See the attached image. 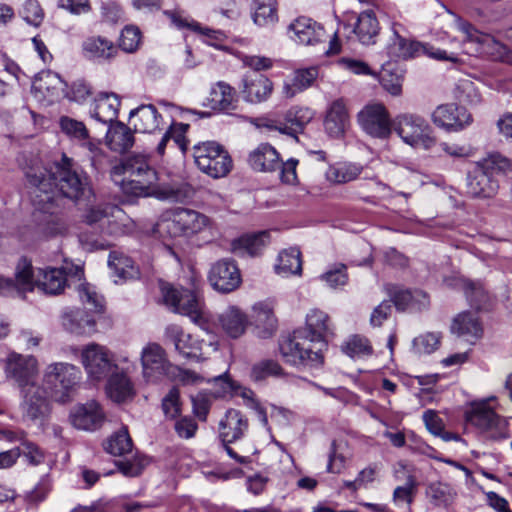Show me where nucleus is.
I'll list each match as a JSON object with an SVG mask.
<instances>
[{
    "label": "nucleus",
    "mask_w": 512,
    "mask_h": 512,
    "mask_svg": "<svg viewBox=\"0 0 512 512\" xmlns=\"http://www.w3.org/2000/svg\"><path fill=\"white\" fill-rule=\"evenodd\" d=\"M26 178L32 188V201L39 210L48 211L61 196L78 200L91 191L87 174L66 155L49 168L38 165L30 167L26 171Z\"/></svg>",
    "instance_id": "obj_1"
},
{
    "label": "nucleus",
    "mask_w": 512,
    "mask_h": 512,
    "mask_svg": "<svg viewBox=\"0 0 512 512\" xmlns=\"http://www.w3.org/2000/svg\"><path fill=\"white\" fill-rule=\"evenodd\" d=\"M68 275L81 280L83 270L80 266L35 270L30 260L21 258L16 265L14 279L0 276V294H23L37 288L45 294L57 295L64 291Z\"/></svg>",
    "instance_id": "obj_2"
},
{
    "label": "nucleus",
    "mask_w": 512,
    "mask_h": 512,
    "mask_svg": "<svg viewBox=\"0 0 512 512\" xmlns=\"http://www.w3.org/2000/svg\"><path fill=\"white\" fill-rule=\"evenodd\" d=\"M212 221L205 214L189 208H176L166 211L156 225L163 238L193 237L206 228Z\"/></svg>",
    "instance_id": "obj_3"
},
{
    "label": "nucleus",
    "mask_w": 512,
    "mask_h": 512,
    "mask_svg": "<svg viewBox=\"0 0 512 512\" xmlns=\"http://www.w3.org/2000/svg\"><path fill=\"white\" fill-rule=\"evenodd\" d=\"M453 25L462 36L464 52L469 55H485L494 61L509 63L511 52L493 36L477 30L471 23L453 15Z\"/></svg>",
    "instance_id": "obj_4"
},
{
    "label": "nucleus",
    "mask_w": 512,
    "mask_h": 512,
    "mask_svg": "<svg viewBox=\"0 0 512 512\" xmlns=\"http://www.w3.org/2000/svg\"><path fill=\"white\" fill-rule=\"evenodd\" d=\"M386 50L388 56L393 59L408 60L427 55L437 60L452 62L457 60L456 56L448 54L445 50L434 49L432 46L409 39L406 27L398 22H393L391 25V36L387 43Z\"/></svg>",
    "instance_id": "obj_5"
},
{
    "label": "nucleus",
    "mask_w": 512,
    "mask_h": 512,
    "mask_svg": "<svg viewBox=\"0 0 512 512\" xmlns=\"http://www.w3.org/2000/svg\"><path fill=\"white\" fill-rule=\"evenodd\" d=\"M83 222L101 236H118L132 228V220L118 206L103 203L89 206L83 216Z\"/></svg>",
    "instance_id": "obj_6"
},
{
    "label": "nucleus",
    "mask_w": 512,
    "mask_h": 512,
    "mask_svg": "<svg viewBox=\"0 0 512 512\" xmlns=\"http://www.w3.org/2000/svg\"><path fill=\"white\" fill-rule=\"evenodd\" d=\"M324 346H319L305 331H295L280 344V353L287 363L298 366L319 367L324 357Z\"/></svg>",
    "instance_id": "obj_7"
},
{
    "label": "nucleus",
    "mask_w": 512,
    "mask_h": 512,
    "mask_svg": "<svg viewBox=\"0 0 512 512\" xmlns=\"http://www.w3.org/2000/svg\"><path fill=\"white\" fill-rule=\"evenodd\" d=\"M392 126V130L401 140L413 148L429 150L436 144L431 126L420 115L398 114L392 120Z\"/></svg>",
    "instance_id": "obj_8"
},
{
    "label": "nucleus",
    "mask_w": 512,
    "mask_h": 512,
    "mask_svg": "<svg viewBox=\"0 0 512 512\" xmlns=\"http://www.w3.org/2000/svg\"><path fill=\"white\" fill-rule=\"evenodd\" d=\"M161 292L164 303L173 312L188 316L194 323L203 326L207 323V314L200 294L195 290L163 284Z\"/></svg>",
    "instance_id": "obj_9"
},
{
    "label": "nucleus",
    "mask_w": 512,
    "mask_h": 512,
    "mask_svg": "<svg viewBox=\"0 0 512 512\" xmlns=\"http://www.w3.org/2000/svg\"><path fill=\"white\" fill-rule=\"evenodd\" d=\"M79 379V369L64 362L49 364L43 373V385L49 391L50 397L61 403L70 399Z\"/></svg>",
    "instance_id": "obj_10"
},
{
    "label": "nucleus",
    "mask_w": 512,
    "mask_h": 512,
    "mask_svg": "<svg viewBox=\"0 0 512 512\" xmlns=\"http://www.w3.org/2000/svg\"><path fill=\"white\" fill-rule=\"evenodd\" d=\"M197 167L213 178L226 176L232 168V159L218 143L208 141L193 147Z\"/></svg>",
    "instance_id": "obj_11"
},
{
    "label": "nucleus",
    "mask_w": 512,
    "mask_h": 512,
    "mask_svg": "<svg viewBox=\"0 0 512 512\" xmlns=\"http://www.w3.org/2000/svg\"><path fill=\"white\" fill-rule=\"evenodd\" d=\"M466 420L491 440L509 437L507 421L490 408L487 401L473 403L466 412Z\"/></svg>",
    "instance_id": "obj_12"
},
{
    "label": "nucleus",
    "mask_w": 512,
    "mask_h": 512,
    "mask_svg": "<svg viewBox=\"0 0 512 512\" xmlns=\"http://www.w3.org/2000/svg\"><path fill=\"white\" fill-rule=\"evenodd\" d=\"M19 391L23 417L32 422L44 421L51 411L50 393L45 386H41L36 381L20 388Z\"/></svg>",
    "instance_id": "obj_13"
},
{
    "label": "nucleus",
    "mask_w": 512,
    "mask_h": 512,
    "mask_svg": "<svg viewBox=\"0 0 512 512\" xmlns=\"http://www.w3.org/2000/svg\"><path fill=\"white\" fill-rule=\"evenodd\" d=\"M81 361L88 377L95 381L105 379L114 369H117L109 350L96 343L83 348Z\"/></svg>",
    "instance_id": "obj_14"
},
{
    "label": "nucleus",
    "mask_w": 512,
    "mask_h": 512,
    "mask_svg": "<svg viewBox=\"0 0 512 512\" xmlns=\"http://www.w3.org/2000/svg\"><path fill=\"white\" fill-rule=\"evenodd\" d=\"M4 372L6 377L13 380L20 389L36 382L38 361L32 355L10 352L4 360Z\"/></svg>",
    "instance_id": "obj_15"
},
{
    "label": "nucleus",
    "mask_w": 512,
    "mask_h": 512,
    "mask_svg": "<svg viewBox=\"0 0 512 512\" xmlns=\"http://www.w3.org/2000/svg\"><path fill=\"white\" fill-rule=\"evenodd\" d=\"M358 122L367 134L376 138H387L392 132V120L381 103L366 105L358 114Z\"/></svg>",
    "instance_id": "obj_16"
},
{
    "label": "nucleus",
    "mask_w": 512,
    "mask_h": 512,
    "mask_svg": "<svg viewBox=\"0 0 512 512\" xmlns=\"http://www.w3.org/2000/svg\"><path fill=\"white\" fill-rule=\"evenodd\" d=\"M141 364L143 376L148 382H155L162 376L169 375L173 366L166 359L164 349L156 343H150L143 348Z\"/></svg>",
    "instance_id": "obj_17"
},
{
    "label": "nucleus",
    "mask_w": 512,
    "mask_h": 512,
    "mask_svg": "<svg viewBox=\"0 0 512 512\" xmlns=\"http://www.w3.org/2000/svg\"><path fill=\"white\" fill-rule=\"evenodd\" d=\"M209 281L212 287L222 293H229L241 284V274L234 260L221 259L210 270Z\"/></svg>",
    "instance_id": "obj_18"
},
{
    "label": "nucleus",
    "mask_w": 512,
    "mask_h": 512,
    "mask_svg": "<svg viewBox=\"0 0 512 512\" xmlns=\"http://www.w3.org/2000/svg\"><path fill=\"white\" fill-rule=\"evenodd\" d=\"M433 123L447 131H460L469 126L472 115L462 106L456 104L439 105L432 113Z\"/></svg>",
    "instance_id": "obj_19"
},
{
    "label": "nucleus",
    "mask_w": 512,
    "mask_h": 512,
    "mask_svg": "<svg viewBox=\"0 0 512 512\" xmlns=\"http://www.w3.org/2000/svg\"><path fill=\"white\" fill-rule=\"evenodd\" d=\"M124 174L135 184V194H148L156 181V172L148 165L144 156L130 158L124 164Z\"/></svg>",
    "instance_id": "obj_20"
},
{
    "label": "nucleus",
    "mask_w": 512,
    "mask_h": 512,
    "mask_svg": "<svg viewBox=\"0 0 512 512\" xmlns=\"http://www.w3.org/2000/svg\"><path fill=\"white\" fill-rule=\"evenodd\" d=\"M288 35L297 44L314 46L324 40L325 30L313 19L300 16L289 24Z\"/></svg>",
    "instance_id": "obj_21"
},
{
    "label": "nucleus",
    "mask_w": 512,
    "mask_h": 512,
    "mask_svg": "<svg viewBox=\"0 0 512 512\" xmlns=\"http://www.w3.org/2000/svg\"><path fill=\"white\" fill-rule=\"evenodd\" d=\"M105 419L100 404L94 400L76 405L70 413L72 425L80 430L94 431L101 427Z\"/></svg>",
    "instance_id": "obj_22"
},
{
    "label": "nucleus",
    "mask_w": 512,
    "mask_h": 512,
    "mask_svg": "<svg viewBox=\"0 0 512 512\" xmlns=\"http://www.w3.org/2000/svg\"><path fill=\"white\" fill-rule=\"evenodd\" d=\"M386 290L396 309L399 311H421L429 306V296L421 290L411 291L396 285H388Z\"/></svg>",
    "instance_id": "obj_23"
},
{
    "label": "nucleus",
    "mask_w": 512,
    "mask_h": 512,
    "mask_svg": "<svg viewBox=\"0 0 512 512\" xmlns=\"http://www.w3.org/2000/svg\"><path fill=\"white\" fill-rule=\"evenodd\" d=\"M323 125L330 137L339 139L344 136L350 125V117L343 99L334 100L328 106Z\"/></svg>",
    "instance_id": "obj_24"
},
{
    "label": "nucleus",
    "mask_w": 512,
    "mask_h": 512,
    "mask_svg": "<svg viewBox=\"0 0 512 512\" xmlns=\"http://www.w3.org/2000/svg\"><path fill=\"white\" fill-rule=\"evenodd\" d=\"M84 58L97 62H110L118 54V47L110 39L92 35L84 39L81 44Z\"/></svg>",
    "instance_id": "obj_25"
},
{
    "label": "nucleus",
    "mask_w": 512,
    "mask_h": 512,
    "mask_svg": "<svg viewBox=\"0 0 512 512\" xmlns=\"http://www.w3.org/2000/svg\"><path fill=\"white\" fill-rule=\"evenodd\" d=\"M247 418L238 410L230 409L219 422V437L222 443L241 439L248 430Z\"/></svg>",
    "instance_id": "obj_26"
},
{
    "label": "nucleus",
    "mask_w": 512,
    "mask_h": 512,
    "mask_svg": "<svg viewBox=\"0 0 512 512\" xmlns=\"http://www.w3.org/2000/svg\"><path fill=\"white\" fill-rule=\"evenodd\" d=\"M120 99L115 93H100L90 108V115L98 122L111 125L118 117Z\"/></svg>",
    "instance_id": "obj_27"
},
{
    "label": "nucleus",
    "mask_w": 512,
    "mask_h": 512,
    "mask_svg": "<svg viewBox=\"0 0 512 512\" xmlns=\"http://www.w3.org/2000/svg\"><path fill=\"white\" fill-rule=\"evenodd\" d=\"M498 189V180L475 165L467 177L468 194L475 198H491Z\"/></svg>",
    "instance_id": "obj_28"
},
{
    "label": "nucleus",
    "mask_w": 512,
    "mask_h": 512,
    "mask_svg": "<svg viewBox=\"0 0 512 512\" xmlns=\"http://www.w3.org/2000/svg\"><path fill=\"white\" fill-rule=\"evenodd\" d=\"M249 166L257 172H273L280 167L278 151L268 143H261L248 156Z\"/></svg>",
    "instance_id": "obj_29"
},
{
    "label": "nucleus",
    "mask_w": 512,
    "mask_h": 512,
    "mask_svg": "<svg viewBox=\"0 0 512 512\" xmlns=\"http://www.w3.org/2000/svg\"><path fill=\"white\" fill-rule=\"evenodd\" d=\"M305 334L319 346H326V338L332 334L330 318L319 309H311L306 315Z\"/></svg>",
    "instance_id": "obj_30"
},
{
    "label": "nucleus",
    "mask_w": 512,
    "mask_h": 512,
    "mask_svg": "<svg viewBox=\"0 0 512 512\" xmlns=\"http://www.w3.org/2000/svg\"><path fill=\"white\" fill-rule=\"evenodd\" d=\"M167 339L174 344L175 350L185 359H196L200 352L197 339L183 331L180 326L170 325L165 330Z\"/></svg>",
    "instance_id": "obj_31"
},
{
    "label": "nucleus",
    "mask_w": 512,
    "mask_h": 512,
    "mask_svg": "<svg viewBox=\"0 0 512 512\" xmlns=\"http://www.w3.org/2000/svg\"><path fill=\"white\" fill-rule=\"evenodd\" d=\"M223 332L231 338L241 337L249 324L248 316L237 306L227 307L218 317Z\"/></svg>",
    "instance_id": "obj_32"
},
{
    "label": "nucleus",
    "mask_w": 512,
    "mask_h": 512,
    "mask_svg": "<svg viewBox=\"0 0 512 512\" xmlns=\"http://www.w3.org/2000/svg\"><path fill=\"white\" fill-rule=\"evenodd\" d=\"M61 318L64 329L70 333L85 335L95 331V319L79 308L66 309Z\"/></svg>",
    "instance_id": "obj_33"
},
{
    "label": "nucleus",
    "mask_w": 512,
    "mask_h": 512,
    "mask_svg": "<svg viewBox=\"0 0 512 512\" xmlns=\"http://www.w3.org/2000/svg\"><path fill=\"white\" fill-rule=\"evenodd\" d=\"M243 82V97L250 103H260L267 100L273 90L272 82L261 74L246 76Z\"/></svg>",
    "instance_id": "obj_34"
},
{
    "label": "nucleus",
    "mask_w": 512,
    "mask_h": 512,
    "mask_svg": "<svg viewBox=\"0 0 512 512\" xmlns=\"http://www.w3.org/2000/svg\"><path fill=\"white\" fill-rule=\"evenodd\" d=\"M129 118L135 131L141 133H152L161 123V116L153 105L139 106L130 112Z\"/></svg>",
    "instance_id": "obj_35"
},
{
    "label": "nucleus",
    "mask_w": 512,
    "mask_h": 512,
    "mask_svg": "<svg viewBox=\"0 0 512 512\" xmlns=\"http://www.w3.org/2000/svg\"><path fill=\"white\" fill-rule=\"evenodd\" d=\"M270 242L269 232L261 231L253 234H246L231 243V249L236 255L248 254L255 256L259 254Z\"/></svg>",
    "instance_id": "obj_36"
},
{
    "label": "nucleus",
    "mask_w": 512,
    "mask_h": 512,
    "mask_svg": "<svg viewBox=\"0 0 512 512\" xmlns=\"http://www.w3.org/2000/svg\"><path fill=\"white\" fill-rule=\"evenodd\" d=\"M108 147L117 153L127 152L134 144V136L131 129L122 122L109 125L106 133Z\"/></svg>",
    "instance_id": "obj_37"
},
{
    "label": "nucleus",
    "mask_w": 512,
    "mask_h": 512,
    "mask_svg": "<svg viewBox=\"0 0 512 512\" xmlns=\"http://www.w3.org/2000/svg\"><path fill=\"white\" fill-rule=\"evenodd\" d=\"M235 91L226 82L219 81L210 90L206 106L213 110L227 111L235 108Z\"/></svg>",
    "instance_id": "obj_38"
},
{
    "label": "nucleus",
    "mask_w": 512,
    "mask_h": 512,
    "mask_svg": "<svg viewBox=\"0 0 512 512\" xmlns=\"http://www.w3.org/2000/svg\"><path fill=\"white\" fill-rule=\"evenodd\" d=\"M379 30V22L372 10L360 13L353 28V32L357 36V39L365 45L375 43Z\"/></svg>",
    "instance_id": "obj_39"
},
{
    "label": "nucleus",
    "mask_w": 512,
    "mask_h": 512,
    "mask_svg": "<svg viewBox=\"0 0 512 512\" xmlns=\"http://www.w3.org/2000/svg\"><path fill=\"white\" fill-rule=\"evenodd\" d=\"M482 326L472 312H462L453 318L451 332L467 340L478 339L482 335Z\"/></svg>",
    "instance_id": "obj_40"
},
{
    "label": "nucleus",
    "mask_w": 512,
    "mask_h": 512,
    "mask_svg": "<svg viewBox=\"0 0 512 512\" xmlns=\"http://www.w3.org/2000/svg\"><path fill=\"white\" fill-rule=\"evenodd\" d=\"M253 319L262 338H268L275 332L277 319L270 304L264 302L256 303L253 306Z\"/></svg>",
    "instance_id": "obj_41"
},
{
    "label": "nucleus",
    "mask_w": 512,
    "mask_h": 512,
    "mask_svg": "<svg viewBox=\"0 0 512 512\" xmlns=\"http://www.w3.org/2000/svg\"><path fill=\"white\" fill-rule=\"evenodd\" d=\"M106 391L115 402H122L132 397L133 384L124 372L112 371L108 380Z\"/></svg>",
    "instance_id": "obj_42"
},
{
    "label": "nucleus",
    "mask_w": 512,
    "mask_h": 512,
    "mask_svg": "<svg viewBox=\"0 0 512 512\" xmlns=\"http://www.w3.org/2000/svg\"><path fill=\"white\" fill-rule=\"evenodd\" d=\"M275 270L277 274L283 277H288L290 275H300L302 272L300 251L297 248H290L280 252Z\"/></svg>",
    "instance_id": "obj_43"
},
{
    "label": "nucleus",
    "mask_w": 512,
    "mask_h": 512,
    "mask_svg": "<svg viewBox=\"0 0 512 512\" xmlns=\"http://www.w3.org/2000/svg\"><path fill=\"white\" fill-rule=\"evenodd\" d=\"M363 167L355 163H342L330 166L325 175L329 182L334 184H344L358 178L362 173Z\"/></svg>",
    "instance_id": "obj_44"
},
{
    "label": "nucleus",
    "mask_w": 512,
    "mask_h": 512,
    "mask_svg": "<svg viewBox=\"0 0 512 512\" xmlns=\"http://www.w3.org/2000/svg\"><path fill=\"white\" fill-rule=\"evenodd\" d=\"M253 21L259 27H271L278 22L276 0H257Z\"/></svg>",
    "instance_id": "obj_45"
},
{
    "label": "nucleus",
    "mask_w": 512,
    "mask_h": 512,
    "mask_svg": "<svg viewBox=\"0 0 512 512\" xmlns=\"http://www.w3.org/2000/svg\"><path fill=\"white\" fill-rule=\"evenodd\" d=\"M475 165L494 178L497 175H505L512 166L511 161L498 152L488 154Z\"/></svg>",
    "instance_id": "obj_46"
},
{
    "label": "nucleus",
    "mask_w": 512,
    "mask_h": 512,
    "mask_svg": "<svg viewBox=\"0 0 512 512\" xmlns=\"http://www.w3.org/2000/svg\"><path fill=\"white\" fill-rule=\"evenodd\" d=\"M379 81L382 87L391 95L399 96L402 92L403 74L394 65H383L379 73Z\"/></svg>",
    "instance_id": "obj_47"
},
{
    "label": "nucleus",
    "mask_w": 512,
    "mask_h": 512,
    "mask_svg": "<svg viewBox=\"0 0 512 512\" xmlns=\"http://www.w3.org/2000/svg\"><path fill=\"white\" fill-rule=\"evenodd\" d=\"M287 376L284 369L277 361L265 359L255 363L251 368L250 377L252 380L259 382L267 377L285 378Z\"/></svg>",
    "instance_id": "obj_48"
},
{
    "label": "nucleus",
    "mask_w": 512,
    "mask_h": 512,
    "mask_svg": "<svg viewBox=\"0 0 512 512\" xmlns=\"http://www.w3.org/2000/svg\"><path fill=\"white\" fill-rule=\"evenodd\" d=\"M77 292L86 310L94 313H101L103 311L104 299L94 286L89 283H80L77 286Z\"/></svg>",
    "instance_id": "obj_49"
},
{
    "label": "nucleus",
    "mask_w": 512,
    "mask_h": 512,
    "mask_svg": "<svg viewBox=\"0 0 512 512\" xmlns=\"http://www.w3.org/2000/svg\"><path fill=\"white\" fill-rule=\"evenodd\" d=\"M59 127L63 134L70 140L81 143L89 138V130L84 122L69 116H61L59 118Z\"/></svg>",
    "instance_id": "obj_50"
},
{
    "label": "nucleus",
    "mask_w": 512,
    "mask_h": 512,
    "mask_svg": "<svg viewBox=\"0 0 512 512\" xmlns=\"http://www.w3.org/2000/svg\"><path fill=\"white\" fill-rule=\"evenodd\" d=\"M105 449L108 453L114 456H121L131 452L132 440L128 434L127 428H122L120 431L112 435L108 439Z\"/></svg>",
    "instance_id": "obj_51"
},
{
    "label": "nucleus",
    "mask_w": 512,
    "mask_h": 512,
    "mask_svg": "<svg viewBox=\"0 0 512 512\" xmlns=\"http://www.w3.org/2000/svg\"><path fill=\"white\" fill-rule=\"evenodd\" d=\"M314 116V111L308 107H294L287 111L285 121L288 126L295 129V134L310 123Z\"/></svg>",
    "instance_id": "obj_52"
},
{
    "label": "nucleus",
    "mask_w": 512,
    "mask_h": 512,
    "mask_svg": "<svg viewBox=\"0 0 512 512\" xmlns=\"http://www.w3.org/2000/svg\"><path fill=\"white\" fill-rule=\"evenodd\" d=\"M108 264L120 278L131 279L137 275L132 259L127 256L112 253Z\"/></svg>",
    "instance_id": "obj_53"
},
{
    "label": "nucleus",
    "mask_w": 512,
    "mask_h": 512,
    "mask_svg": "<svg viewBox=\"0 0 512 512\" xmlns=\"http://www.w3.org/2000/svg\"><path fill=\"white\" fill-rule=\"evenodd\" d=\"M195 190L188 183L170 185L160 191V197L174 202H184L194 197Z\"/></svg>",
    "instance_id": "obj_54"
},
{
    "label": "nucleus",
    "mask_w": 512,
    "mask_h": 512,
    "mask_svg": "<svg viewBox=\"0 0 512 512\" xmlns=\"http://www.w3.org/2000/svg\"><path fill=\"white\" fill-rule=\"evenodd\" d=\"M463 288L472 307L480 310L487 306L489 302V295L480 283L465 281Z\"/></svg>",
    "instance_id": "obj_55"
},
{
    "label": "nucleus",
    "mask_w": 512,
    "mask_h": 512,
    "mask_svg": "<svg viewBox=\"0 0 512 512\" xmlns=\"http://www.w3.org/2000/svg\"><path fill=\"white\" fill-rule=\"evenodd\" d=\"M52 206L53 205H51L50 208H52ZM42 211L45 213H50L48 216L45 217V219L43 220V224L40 226V230L44 236L55 237L66 234L68 226L61 217L53 215L51 209H49L48 211Z\"/></svg>",
    "instance_id": "obj_56"
},
{
    "label": "nucleus",
    "mask_w": 512,
    "mask_h": 512,
    "mask_svg": "<svg viewBox=\"0 0 512 512\" xmlns=\"http://www.w3.org/2000/svg\"><path fill=\"white\" fill-rule=\"evenodd\" d=\"M417 482L414 476L409 475L407 477L406 483L403 486H398L394 489L393 492V503L400 507L402 505H406V508L409 510V506L413 501V493L416 489Z\"/></svg>",
    "instance_id": "obj_57"
},
{
    "label": "nucleus",
    "mask_w": 512,
    "mask_h": 512,
    "mask_svg": "<svg viewBox=\"0 0 512 512\" xmlns=\"http://www.w3.org/2000/svg\"><path fill=\"white\" fill-rule=\"evenodd\" d=\"M141 43V31L133 25L126 26L120 35L119 48L127 53L135 52Z\"/></svg>",
    "instance_id": "obj_58"
},
{
    "label": "nucleus",
    "mask_w": 512,
    "mask_h": 512,
    "mask_svg": "<svg viewBox=\"0 0 512 512\" xmlns=\"http://www.w3.org/2000/svg\"><path fill=\"white\" fill-rule=\"evenodd\" d=\"M20 15L27 24L34 27L40 26L44 19V11L37 0H26Z\"/></svg>",
    "instance_id": "obj_59"
},
{
    "label": "nucleus",
    "mask_w": 512,
    "mask_h": 512,
    "mask_svg": "<svg viewBox=\"0 0 512 512\" xmlns=\"http://www.w3.org/2000/svg\"><path fill=\"white\" fill-rule=\"evenodd\" d=\"M441 335L435 332H427L414 338L413 348L419 354H430L440 345Z\"/></svg>",
    "instance_id": "obj_60"
},
{
    "label": "nucleus",
    "mask_w": 512,
    "mask_h": 512,
    "mask_svg": "<svg viewBox=\"0 0 512 512\" xmlns=\"http://www.w3.org/2000/svg\"><path fill=\"white\" fill-rule=\"evenodd\" d=\"M458 98L460 101L471 105L481 102V94L475 83L469 79H462L457 85Z\"/></svg>",
    "instance_id": "obj_61"
},
{
    "label": "nucleus",
    "mask_w": 512,
    "mask_h": 512,
    "mask_svg": "<svg viewBox=\"0 0 512 512\" xmlns=\"http://www.w3.org/2000/svg\"><path fill=\"white\" fill-rule=\"evenodd\" d=\"M207 382L212 383L211 393L215 398L225 397L232 394L236 389L235 383L228 377L227 373L207 380Z\"/></svg>",
    "instance_id": "obj_62"
},
{
    "label": "nucleus",
    "mask_w": 512,
    "mask_h": 512,
    "mask_svg": "<svg viewBox=\"0 0 512 512\" xmlns=\"http://www.w3.org/2000/svg\"><path fill=\"white\" fill-rule=\"evenodd\" d=\"M81 148L85 152V156L89 159L91 166L95 169H99L102 166L104 160V152L99 147V144L92 141L89 137L88 140L80 143Z\"/></svg>",
    "instance_id": "obj_63"
},
{
    "label": "nucleus",
    "mask_w": 512,
    "mask_h": 512,
    "mask_svg": "<svg viewBox=\"0 0 512 512\" xmlns=\"http://www.w3.org/2000/svg\"><path fill=\"white\" fill-rule=\"evenodd\" d=\"M321 279L331 288H337L338 286L345 285L348 281L346 266L344 264L336 265L334 268L324 273L321 276Z\"/></svg>",
    "instance_id": "obj_64"
}]
</instances>
